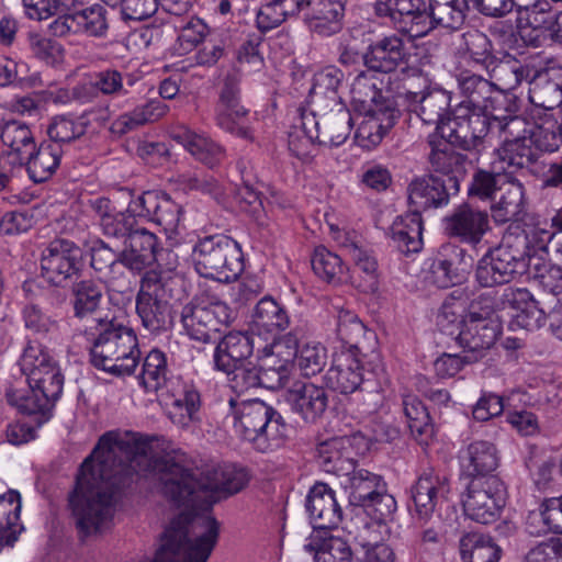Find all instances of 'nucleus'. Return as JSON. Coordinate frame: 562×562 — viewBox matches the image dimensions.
<instances>
[{
  "instance_id": "f257e3e1",
  "label": "nucleus",
  "mask_w": 562,
  "mask_h": 562,
  "mask_svg": "<svg viewBox=\"0 0 562 562\" xmlns=\"http://www.w3.org/2000/svg\"><path fill=\"white\" fill-rule=\"evenodd\" d=\"M182 461L183 453L172 449L165 439L128 431L104 434L82 462L70 496L78 528L87 536L109 529L117 491L125 480L133 475L154 477L159 481L161 494L173 506L182 508L166 529L160 546L168 533L181 532L178 551L183 553L203 531L196 525L205 518L216 520L210 515L193 517L191 509L195 504L202 499L214 503L239 492L248 483V474L241 468L225 464L209 472L205 481L198 485Z\"/></svg>"
},
{
  "instance_id": "f03ea898",
  "label": "nucleus",
  "mask_w": 562,
  "mask_h": 562,
  "mask_svg": "<svg viewBox=\"0 0 562 562\" xmlns=\"http://www.w3.org/2000/svg\"><path fill=\"white\" fill-rule=\"evenodd\" d=\"M409 106L423 122L434 127L435 135L464 149L475 147L488 133V115L463 100L450 116L451 94L440 88L424 92H409Z\"/></svg>"
},
{
  "instance_id": "7ed1b4c3",
  "label": "nucleus",
  "mask_w": 562,
  "mask_h": 562,
  "mask_svg": "<svg viewBox=\"0 0 562 562\" xmlns=\"http://www.w3.org/2000/svg\"><path fill=\"white\" fill-rule=\"evenodd\" d=\"M95 321L99 333L91 349L93 366L114 375L133 373L140 357L133 329L116 317Z\"/></svg>"
},
{
  "instance_id": "20e7f679",
  "label": "nucleus",
  "mask_w": 562,
  "mask_h": 562,
  "mask_svg": "<svg viewBox=\"0 0 562 562\" xmlns=\"http://www.w3.org/2000/svg\"><path fill=\"white\" fill-rule=\"evenodd\" d=\"M235 432L243 439L254 443L260 450L280 447L288 434L282 416L265 402L254 400H229Z\"/></svg>"
},
{
  "instance_id": "39448f33",
  "label": "nucleus",
  "mask_w": 562,
  "mask_h": 562,
  "mask_svg": "<svg viewBox=\"0 0 562 562\" xmlns=\"http://www.w3.org/2000/svg\"><path fill=\"white\" fill-rule=\"evenodd\" d=\"M196 272L220 282L236 280L244 270L240 245L226 235L206 236L193 247Z\"/></svg>"
},
{
  "instance_id": "423d86ee",
  "label": "nucleus",
  "mask_w": 562,
  "mask_h": 562,
  "mask_svg": "<svg viewBox=\"0 0 562 562\" xmlns=\"http://www.w3.org/2000/svg\"><path fill=\"white\" fill-rule=\"evenodd\" d=\"M493 299L480 296L470 304L469 313L460 323L459 344L470 351H482L492 347L499 334L501 325L494 316Z\"/></svg>"
},
{
  "instance_id": "0eeeda50",
  "label": "nucleus",
  "mask_w": 562,
  "mask_h": 562,
  "mask_svg": "<svg viewBox=\"0 0 562 562\" xmlns=\"http://www.w3.org/2000/svg\"><path fill=\"white\" fill-rule=\"evenodd\" d=\"M526 268L525 251L514 247L512 238L507 237L477 261L475 280L484 288L501 285L522 273Z\"/></svg>"
},
{
  "instance_id": "6e6552de",
  "label": "nucleus",
  "mask_w": 562,
  "mask_h": 562,
  "mask_svg": "<svg viewBox=\"0 0 562 562\" xmlns=\"http://www.w3.org/2000/svg\"><path fill=\"white\" fill-rule=\"evenodd\" d=\"M232 321V311L222 301L196 297L181 312V323L191 339L209 342L222 326Z\"/></svg>"
},
{
  "instance_id": "1a4fd4ad",
  "label": "nucleus",
  "mask_w": 562,
  "mask_h": 562,
  "mask_svg": "<svg viewBox=\"0 0 562 562\" xmlns=\"http://www.w3.org/2000/svg\"><path fill=\"white\" fill-rule=\"evenodd\" d=\"M506 499V487L497 476L473 479L463 499V510L471 520L491 524L501 516Z\"/></svg>"
},
{
  "instance_id": "9d476101",
  "label": "nucleus",
  "mask_w": 562,
  "mask_h": 562,
  "mask_svg": "<svg viewBox=\"0 0 562 562\" xmlns=\"http://www.w3.org/2000/svg\"><path fill=\"white\" fill-rule=\"evenodd\" d=\"M530 100L532 103L543 106L544 111L539 112L538 115L533 114L531 121L520 116L508 117L504 127L509 134L527 133L528 140L533 145L537 157L540 151H555L562 143V135L558 121L548 112L551 106L538 102L535 91L530 94Z\"/></svg>"
},
{
  "instance_id": "9b49d317",
  "label": "nucleus",
  "mask_w": 562,
  "mask_h": 562,
  "mask_svg": "<svg viewBox=\"0 0 562 562\" xmlns=\"http://www.w3.org/2000/svg\"><path fill=\"white\" fill-rule=\"evenodd\" d=\"M196 526L203 531L183 553L178 551L183 535L170 532L153 562H206L217 542V525L214 519L205 518Z\"/></svg>"
},
{
  "instance_id": "f8f14e48",
  "label": "nucleus",
  "mask_w": 562,
  "mask_h": 562,
  "mask_svg": "<svg viewBox=\"0 0 562 562\" xmlns=\"http://www.w3.org/2000/svg\"><path fill=\"white\" fill-rule=\"evenodd\" d=\"M379 16H386L411 37H423L431 31L429 14L423 0H379L374 3Z\"/></svg>"
},
{
  "instance_id": "ddd939ff",
  "label": "nucleus",
  "mask_w": 562,
  "mask_h": 562,
  "mask_svg": "<svg viewBox=\"0 0 562 562\" xmlns=\"http://www.w3.org/2000/svg\"><path fill=\"white\" fill-rule=\"evenodd\" d=\"M49 27L55 36H66L74 33L102 37L109 29L108 11L98 3L82 8H69L55 19Z\"/></svg>"
},
{
  "instance_id": "4468645a",
  "label": "nucleus",
  "mask_w": 562,
  "mask_h": 562,
  "mask_svg": "<svg viewBox=\"0 0 562 562\" xmlns=\"http://www.w3.org/2000/svg\"><path fill=\"white\" fill-rule=\"evenodd\" d=\"M161 284L151 277L142 280L136 297V313L142 325L150 333H158L168 328L172 322L171 308L164 300Z\"/></svg>"
},
{
  "instance_id": "2eb2a0df",
  "label": "nucleus",
  "mask_w": 562,
  "mask_h": 562,
  "mask_svg": "<svg viewBox=\"0 0 562 562\" xmlns=\"http://www.w3.org/2000/svg\"><path fill=\"white\" fill-rule=\"evenodd\" d=\"M81 249L70 240H54L44 250L42 276L54 285H61L79 270Z\"/></svg>"
},
{
  "instance_id": "dca6fc26",
  "label": "nucleus",
  "mask_w": 562,
  "mask_h": 562,
  "mask_svg": "<svg viewBox=\"0 0 562 562\" xmlns=\"http://www.w3.org/2000/svg\"><path fill=\"white\" fill-rule=\"evenodd\" d=\"M344 11V0H303L297 8L310 32L324 37L342 29Z\"/></svg>"
},
{
  "instance_id": "f3484780",
  "label": "nucleus",
  "mask_w": 562,
  "mask_h": 562,
  "mask_svg": "<svg viewBox=\"0 0 562 562\" xmlns=\"http://www.w3.org/2000/svg\"><path fill=\"white\" fill-rule=\"evenodd\" d=\"M368 447L369 442L359 434L335 437L319 445L318 457L326 471L340 476L352 468L355 457L363 453Z\"/></svg>"
},
{
  "instance_id": "a211bd4d",
  "label": "nucleus",
  "mask_w": 562,
  "mask_h": 562,
  "mask_svg": "<svg viewBox=\"0 0 562 562\" xmlns=\"http://www.w3.org/2000/svg\"><path fill=\"white\" fill-rule=\"evenodd\" d=\"M363 382V368L358 349H344L335 352L330 368L325 374V383L340 394H351Z\"/></svg>"
},
{
  "instance_id": "6ab92c4d",
  "label": "nucleus",
  "mask_w": 562,
  "mask_h": 562,
  "mask_svg": "<svg viewBox=\"0 0 562 562\" xmlns=\"http://www.w3.org/2000/svg\"><path fill=\"white\" fill-rule=\"evenodd\" d=\"M167 392V414L171 422L179 427H188L198 418L201 406L200 393L195 385L181 378H173Z\"/></svg>"
},
{
  "instance_id": "aec40b11",
  "label": "nucleus",
  "mask_w": 562,
  "mask_h": 562,
  "mask_svg": "<svg viewBox=\"0 0 562 562\" xmlns=\"http://www.w3.org/2000/svg\"><path fill=\"white\" fill-rule=\"evenodd\" d=\"M446 231L463 243L476 245L490 228L486 212L468 204L460 205L445 218Z\"/></svg>"
},
{
  "instance_id": "412c9836",
  "label": "nucleus",
  "mask_w": 562,
  "mask_h": 562,
  "mask_svg": "<svg viewBox=\"0 0 562 562\" xmlns=\"http://www.w3.org/2000/svg\"><path fill=\"white\" fill-rule=\"evenodd\" d=\"M216 125L237 137L251 139L252 133L247 125V111L239 103V90L235 85L226 83L215 114Z\"/></svg>"
},
{
  "instance_id": "4be33fe9",
  "label": "nucleus",
  "mask_w": 562,
  "mask_h": 562,
  "mask_svg": "<svg viewBox=\"0 0 562 562\" xmlns=\"http://www.w3.org/2000/svg\"><path fill=\"white\" fill-rule=\"evenodd\" d=\"M306 509L314 528L330 529L342 519V509L335 491L325 483H316L306 497Z\"/></svg>"
},
{
  "instance_id": "5701e85b",
  "label": "nucleus",
  "mask_w": 562,
  "mask_h": 562,
  "mask_svg": "<svg viewBox=\"0 0 562 562\" xmlns=\"http://www.w3.org/2000/svg\"><path fill=\"white\" fill-rule=\"evenodd\" d=\"M411 47L409 43L396 35L385 36L369 46L364 64L374 71H393L408 61Z\"/></svg>"
},
{
  "instance_id": "b1692460",
  "label": "nucleus",
  "mask_w": 562,
  "mask_h": 562,
  "mask_svg": "<svg viewBox=\"0 0 562 562\" xmlns=\"http://www.w3.org/2000/svg\"><path fill=\"white\" fill-rule=\"evenodd\" d=\"M518 7V27L521 38L529 45L539 46L547 38L554 14L548 0H537Z\"/></svg>"
},
{
  "instance_id": "393cba45",
  "label": "nucleus",
  "mask_w": 562,
  "mask_h": 562,
  "mask_svg": "<svg viewBox=\"0 0 562 562\" xmlns=\"http://www.w3.org/2000/svg\"><path fill=\"white\" fill-rule=\"evenodd\" d=\"M255 348L256 340L252 336L240 331L227 334L215 348V369L229 375L232 370L246 362Z\"/></svg>"
},
{
  "instance_id": "a878e982",
  "label": "nucleus",
  "mask_w": 562,
  "mask_h": 562,
  "mask_svg": "<svg viewBox=\"0 0 562 562\" xmlns=\"http://www.w3.org/2000/svg\"><path fill=\"white\" fill-rule=\"evenodd\" d=\"M171 139L180 144L195 159L213 167L223 159L224 149L203 133H196L187 125L177 124L169 128Z\"/></svg>"
},
{
  "instance_id": "bb28decb",
  "label": "nucleus",
  "mask_w": 562,
  "mask_h": 562,
  "mask_svg": "<svg viewBox=\"0 0 562 562\" xmlns=\"http://www.w3.org/2000/svg\"><path fill=\"white\" fill-rule=\"evenodd\" d=\"M459 460L462 471L474 479H485L499 464L496 446L487 440H474L460 450Z\"/></svg>"
},
{
  "instance_id": "cd10ccee",
  "label": "nucleus",
  "mask_w": 562,
  "mask_h": 562,
  "mask_svg": "<svg viewBox=\"0 0 562 562\" xmlns=\"http://www.w3.org/2000/svg\"><path fill=\"white\" fill-rule=\"evenodd\" d=\"M361 121L358 123L357 138L364 147L376 146L394 125L396 109L394 103H382L371 111L356 112Z\"/></svg>"
},
{
  "instance_id": "c85d7f7f",
  "label": "nucleus",
  "mask_w": 562,
  "mask_h": 562,
  "mask_svg": "<svg viewBox=\"0 0 562 562\" xmlns=\"http://www.w3.org/2000/svg\"><path fill=\"white\" fill-rule=\"evenodd\" d=\"M508 120L505 117L503 121L494 117L492 121L488 117V130L498 128L504 136L503 145L496 149V155L499 160L507 167H524L537 157L535 154L533 145L528 140L527 133L509 134L505 131L504 124Z\"/></svg>"
},
{
  "instance_id": "c756f323",
  "label": "nucleus",
  "mask_w": 562,
  "mask_h": 562,
  "mask_svg": "<svg viewBox=\"0 0 562 562\" xmlns=\"http://www.w3.org/2000/svg\"><path fill=\"white\" fill-rule=\"evenodd\" d=\"M449 492L448 480L434 471L425 472L416 482L412 497L420 519H428L440 499Z\"/></svg>"
},
{
  "instance_id": "7c9ffc66",
  "label": "nucleus",
  "mask_w": 562,
  "mask_h": 562,
  "mask_svg": "<svg viewBox=\"0 0 562 562\" xmlns=\"http://www.w3.org/2000/svg\"><path fill=\"white\" fill-rule=\"evenodd\" d=\"M156 236L147 229H135L124 241L121 263L132 271H142L156 259Z\"/></svg>"
},
{
  "instance_id": "2f4dec72",
  "label": "nucleus",
  "mask_w": 562,
  "mask_h": 562,
  "mask_svg": "<svg viewBox=\"0 0 562 562\" xmlns=\"http://www.w3.org/2000/svg\"><path fill=\"white\" fill-rule=\"evenodd\" d=\"M286 401L307 422L322 416L328 405L326 391L314 383H295L289 390Z\"/></svg>"
},
{
  "instance_id": "473e14b6",
  "label": "nucleus",
  "mask_w": 562,
  "mask_h": 562,
  "mask_svg": "<svg viewBox=\"0 0 562 562\" xmlns=\"http://www.w3.org/2000/svg\"><path fill=\"white\" fill-rule=\"evenodd\" d=\"M451 193L453 192L443 178L434 175L425 176L409 184L408 201L415 209L413 212L419 213L423 210L446 204Z\"/></svg>"
},
{
  "instance_id": "72a5a7b5",
  "label": "nucleus",
  "mask_w": 562,
  "mask_h": 562,
  "mask_svg": "<svg viewBox=\"0 0 562 562\" xmlns=\"http://www.w3.org/2000/svg\"><path fill=\"white\" fill-rule=\"evenodd\" d=\"M431 146L430 161L437 172L441 173V178L453 193L459 191V177L463 172L462 157L452 150V146H458L441 138L438 143L430 138Z\"/></svg>"
},
{
  "instance_id": "f704fd0d",
  "label": "nucleus",
  "mask_w": 562,
  "mask_h": 562,
  "mask_svg": "<svg viewBox=\"0 0 562 562\" xmlns=\"http://www.w3.org/2000/svg\"><path fill=\"white\" fill-rule=\"evenodd\" d=\"M382 81L372 72H361L351 82L350 103L355 112L371 111L382 103H393L382 93Z\"/></svg>"
},
{
  "instance_id": "c9c22d12",
  "label": "nucleus",
  "mask_w": 562,
  "mask_h": 562,
  "mask_svg": "<svg viewBox=\"0 0 562 562\" xmlns=\"http://www.w3.org/2000/svg\"><path fill=\"white\" fill-rule=\"evenodd\" d=\"M341 486L349 493L353 502L366 504L385 484L382 477L366 469L357 468L355 462L350 470L340 475Z\"/></svg>"
},
{
  "instance_id": "e433bc0d",
  "label": "nucleus",
  "mask_w": 562,
  "mask_h": 562,
  "mask_svg": "<svg viewBox=\"0 0 562 562\" xmlns=\"http://www.w3.org/2000/svg\"><path fill=\"white\" fill-rule=\"evenodd\" d=\"M422 216L409 212L397 216L390 228L391 238L401 252H418L423 247Z\"/></svg>"
},
{
  "instance_id": "4c0bfd02",
  "label": "nucleus",
  "mask_w": 562,
  "mask_h": 562,
  "mask_svg": "<svg viewBox=\"0 0 562 562\" xmlns=\"http://www.w3.org/2000/svg\"><path fill=\"white\" fill-rule=\"evenodd\" d=\"M252 329L261 333L285 330L290 325L288 311L270 296L262 297L255 306L251 315Z\"/></svg>"
},
{
  "instance_id": "58836bf2",
  "label": "nucleus",
  "mask_w": 562,
  "mask_h": 562,
  "mask_svg": "<svg viewBox=\"0 0 562 562\" xmlns=\"http://www.w3.org/2000/svg\"><path fill=\"white\" fill-rule=\"evenodd\" d=\"M8 402L21 413L36 416L37 427L46 423L52 414L53 402L29 385V389H11L7 392Z\"/></svg>"
},
{
  "instance_id": "ea45409f",
  "label": "nucleus",
  "mask_w": 562,
  "mask_h": 562,
  "mask_svg": "<svg viewBox=\"0 0 562 562\" xmlns=\"http://www.w3.org/2000/svg\"><path fill=\"white\" fill-rule=\"evenodd\" d=\"M169 106L158 99L136 106L133 111L120 115L112 124L114 132L125 134L142 125L154 123L165 116Z\"/></svg>"
},
{
  "instance_id": "a19ab883",
  "label": "nucleus",
  "mask_w": 562,
  "mask_h": 562,
  "mask_svg": "<svg viewBox=\"0 0 562 562\" xmlns=\"http://www.w3.org/2000/svg\"><path fill=\"white\" fill-rule=\"evenodd\" d=\"M527 526L536 536L549 531L562 533V497L544 499L538 510L529 514Z\"/></svg>"
},
{
  "instance_id": "79ce46f5",
  "label": "nucleus",
  "mask_w": 562,
  "mask_h": 562,
  "mask_svg": "<svg viewBox=\"0 0 562 562\" xmlns=\"http://www.w3.org/2000/svg\"><path fill=\"white\" fill-rule=\"evenodd\" d=\"M93 209L100 218V226L104 235L124 237L134 232L135 221L130 213L116 211L108 199H97Z\"/></svg>"
},
{
  "instance_id": "37998d69",
  "label": "nucleus",
  "mask_w": 562,
  "mask_h": 562,
  "mask_svg": "<svg viewBox=\"0 0 562 562\" xmlns=\"http://www.w3.org/2000/svg\"><path fill=\"white\" fill-rule=\"evenodd\" d=\"M376 524H368L357 536L360 551L358 559L360 562H397L394 550L384 542H378L379 532Z\"/></svg>"
},
{
  "instance_id": "c03bdc74",
  "label": "nucleus",
  "mask_w": 562,
  "mask_h": 562,
  "mask_svg": "<svg viewBox=\"0 0 562 562\" xmlns=\"http://www.w3.org/2000/svg\"><path fill=\"white\" fill-rule=\"evenodd\" d=\"M502 195L493 205V217L496 222L505 223L518 216L524 206L522 184L515 180H506L499 186Z\"/></svg>"
},
{
  "instance_id": "a18cd8bd",
  "label": "nucleus",
  "mask_w": 562,
  "mask_h": 562,
  "mask_svg": "<svg viewBox=\"0 0 562 562\" xmlns=\"http://www.w3.org/2000/svg\"><path fill=\"white\" fill-rule=\"evenodd\" d=\"M312 268L316 276L328 283L347 282L349 278L348 269L341 258L323 246L314 250Z\"/></svg>"
},
{
  "instance_id": "49530a36",
  "label": "nucleus",
  "mask_w": 562,
  "mask_h": 562,
  "mask_svg": "<svg viewBox=\"0 0 562 562\" xmlns=\"http://www.w3.org/2000/svg\"><path fill=\"white\" fill-rule=\"evenodd\" d=\"M351 259L355 262V268L349 273L347 282H350L364 293H374L379 288V271L375 258L368 250L363 249L357 251Z\"/></svg>"
},
{
  "instance_id": "de8ad7c7",
  "label": "nucleus",
  "mask_w": 562,
  "mask_h": 562,
  "mask_svg": "<svg viewBox=\"0 0 562 562\" xmlns=\"http://www.w3.org/2000/svg\"><path fill=\"white\" fill-rule=\"evenodd\" d=\"M460 553L463 562H497L499 549L490 537L470 532L460 540Z\"/></svg>"
},
{
  "instance_id": "09e8293b",
  "label": "nucleus",
  "mask_w": 562,
  "mask_h": 562,
  "mask_svg": "<svg viewBox=\"0 0 562 562\" xmlns=\"http://www.w3.org/2000/svg\"><path fill=\"white\" fill-rule=\"evenodd\" d=\"M403 409L412 435L420 443L427 445L428 439L432 436L434 427L422 401L415 395H406L403 400Z\"/></svg>"
},
{
  "instance_id": "8fccbe9b",
  "label": "nucleus",
  "mask_w": 562,
  "mask_h": 562,
  "mask_svg": "<svg viewBox=\"0 0 562 562\" xmlns=\"http://www.w3.org/2000/svg\"><path fill=\"white\" fill-rule=\"evenodd\" d=\"M342 72L335 67H327L314 76L311 98L314 103L326 101V106L340 104L338 89L341 85Z\"/></svg>"
},
{
  "instance_id": "3c124183",
  "label": "nucleus",
  "mask_w": 562,
  "mask_h": 562,
  "mask_svg": "<svg viewBox=\"0 0 562 562\" xmlns=\"http://www.w3.org/2000/svg\"><path fill=\"white\" fill-rule=\"evenodd\" d=\"M1 140L10 149L9 155L24 157L31 155L35 147L33 134L23 122L10 121L3 124L0 134Z\"/></svg>"
},
{
  "instance_id": "603ef678",
  "label": "nucleus",
  "mask_w": 562,
  "mask_h": 562,
  "mask_svg": "<svg viewBox=\"0 0 562 562\" xmlns=\"http://www.w3.org/2000/svg\"><path fill=\"white\" fill-rule=\"evenodd\" d=\"M61 149L56 144L41 145L29 158L27 172L34 182H43L50 178L59 166Z\"/></svg>"
},
{
  "instance_id": "864d4df0",
  "label": "nucleus",
  "mask_w": 562,
  "mask_h": 562,
  "mask_svg": "<svg viewBox=\"0 0 562 562\" xmlns=\"http://www.w3.org/2000/svg\"><path fill=\"white\" fill-rule=\"evenodd\" d=\"M429 7L431 30L435 26L458 29L464 21L468 0H430Z\"/></svg>"
},
{
  "instance_id": "5fc2aeb1",
  "label": "nucleus",
  "mask_w": 562,
  "mask_h": 562,
  "mask_svg": "<svg viewBox=\"0 0 562 562\" xmlns=\"http://www.w3.org/2000/svg\"><path fill=\"white\" fill-rule=\"evenodd\" d=\"M299 347V338L294 330L276 337L271 344L257 347L259 359L276 361L281 366L294 369V359Z\"/></svg>"
},
{
  "instance_id": "6e6d98bb",
  "label": "nucleus",
  "mask_w": 562,
  "mask_h": 562,
  "mask_svg": "<svg viewBox=\"0 0 562 562\" xmlns=\"http://www.w3.org/2000/svg\"><path fill=\"white\" fill-rule=\"evenodd\" d=\"M167 358L160 350H151L145 358L140 381L147 391H159L168 389L169 382L173 378H169Z\"/></svg>"
},
{
  "instance_id": "4d7b16f0",
  "label": "nucleus",
  "mask_w": 562,
  "mask_h": 562,
  "mask_svg": "<svg viewBox=\"0 0 562 562\" xmlns=\"http://www.w3.org/2000/svg\"><path fill=\"white\" fill-rule=\"evenodd\" d=\"M88 126L86 115L63 114L52 119L47 134L54 144L69 143L82 136Z\"/></svg>"
},
{
  "instance_id": "13d9d810",
  "label": "nucleus",
  "mask_w": 562,
  "mask_h": 562,
  "mask_svg": "<svg viewBox=\"0 0 562 562\" xmlns=\"http://www.w3.org/2000/svg\"><path fill=\"white\" fill-rule=\"evenodd\" d=\"M352 117L345 109H339L322 117L321 138L318 144L340 146L348 138L351 131Z\"/></svg>"
},
{
  "instance_id": "bf43d9fd",
  "label": "nucleus",
  "mask_w": 562,
  "mask_h": 562,
  "mask_svg": "<svg viewBox=\"0 0 562 562\" xmlns=\"http://www.w3.org/2000/svg\"><path fill=\"white\" fill-rule=\"evenodd\" d=\"M303 0H274L260 7L257 12V26L267 32L279 26L288 16L297 14Z\"/></svg>"
},
{
  "instance_id": "052dcab7",
  "label": "nucleus",
  "mask_w": 562,
  "mask_h": 562,
  "mask_svg": "<svg viewBox=\"0 0 562 562\" xmlns=\"http://www.w3.org/2000/svg\"><path fill=\"white\" fill-rule=\"evenodd\" d=\"M327 358V350L322 344L307 341L299 345L294 368L304 376H314L325 368Z\"/></svg>"
},
{
  "instance_id": "680f3d73",
  "label": "nucleus",
  "mask_w": 562,
  "mask_h": 562,
  "mask_svg": "<svg viewBox=\"0 0 562 562\" xmlns=\"http://www.w3.org/2000/svg\"><path fill=\"white\" fill-rule=\"evenodd\" d=\"M55 363L46 349L37 342H30L24 348L20 359V367L26 381L38 382V371L44 370L48 366Z\"/></svg>"
},
{
  "instance_id": "e2e57ef3",
  "label": "nucleus",
  "mask_w": 562,
  "mask_h": 562,
  "mask_svg": "<svg viewBox=\"0 0 562 562\" xmlns=\"http://www.w3.org/2000/svg\"><path fill=\"white\" fill-rule=\"evenodd\" d=\"M462 48L475 64L487 67L493 59L490 40L480 31L473 30L464 33Z\"/></svg>"
},
{
  "instance_id": "0e129e2a",
  "label": "nucleus",
  "mask_w": 562,
  "mask_h": 562,
  "mask_svg": "<svg viewBox=\"0 0 562 562\" xmlns=\"http://www.w3.org/2000/svg\"><path fill=\"white\" fill-rule=\"evenodd\" d=\"M180 213V206L168 195L164 194L151 222L161 226L167 238L171 239L178 234Z\"/></svg>"
},
{
  "instance_id": "69168bd1",
  "label": "nucleus",
  "mask_w": 562,
  "mask_h": 562,
  "mask_svg": "<svg viewBox=\"0 0 562 562\" xmlns=\"http://www.w3.org/2000/svg\"><path fill=\"white\" fill-rule=\"evenodd\" d=\"M38 382L27 381V384L54 403L63 392L64 376L60 369L53 363L38 371Z\"/></svg>"
},
{
  "instance_id": "338daca9",
  "label": "nucleus",
  "mask_w": 562,
  "mask_h": 562,
  "mask_svg": "<svg viewBox=\"0 0 562 562\" xmlns=\"http://www.w3.org/2000/svg\"><path fill=\"white\" fill-rule=\"evenodd\" d=\"M352 552L344 539L328 537L317 547L315 562H350Z\"/></svg>"
},
{
  "instance_id": "774afa93",
  "label": "nucleus",
  "mask_w": 562,
  "mask_h": 562,
  "mask_svg": "<svg viewBox=\"0 0 562 562\" xmlns=\"http://www.w3.org/2000/svg\"><path fill=\"white\" fill-rule=\"evenodd\" d=\"M524 562H562V538H550L530 548Z\"/></svg>"
}]
</instances>
